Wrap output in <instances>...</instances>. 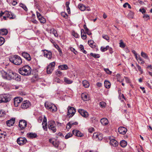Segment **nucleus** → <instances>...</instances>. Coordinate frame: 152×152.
Here are the masks:
<instances>
[{"instance_id":"f257e3e1","label":"nucleus","mask_w":152,"mask_h":152,"mask_svg":"<svg viewBox=\"0 0 152 152\" xmlns=\"http://www.w3.org/2000/svg\"><path fill=\"white\" fill-rule=\"evenodd\" d=\"M31 69L28 65H25L19 68L18 69L19 73L24 76H28L31 74Z\"/></svg>"},{"instance_id":"f03ea898","label":"nucleus","mask_w":152,"mask_h":152,"mask_svg":"<svg viewBox=\"0 0 152 152\" xmlns=\"http://www.w3.org/2000/svg\"><path fill=\"white\" fill-rule=\"evenodd\" d=\"M9 59L11 63L16 65H20L22 62L21 58L17 55L11 56Z\"/></svg>"},{"instance_id":"7ed1b4c3","label":"nucleus","mask_w":152,"mask_h":152,"mask_svg":"<svg viewBox=\"0 0 152 152\" xmlns=\"http://www.w3.org/2000/svg\"><path fill=\"white\" fill-rule=\"evenodd\" d=\"M2 76L4 79L10 80L14 78L15 73L12 72H9L7 73L3 71L2 72Z\"/></svg>"},{"instance_id":"20e7f679","label":"nucleus","mask_w":152,"mask_h":152,"mask_svg":"<svg viewBox=\"0 0 152 152\" xmlns=\"http://www.w3.org/2000/svg\"><path fill=\"white\" fill-rule=\"evenodd\" d=\"M10 100L8 95L6 94L0 95V103L7 102Z\"/></svg>"},{"instance_id":"39448f33","label":"nucleus","mask_w":152,"mask_h":152,"mask_svg":"<svg viewBox=\"0 0 152 152\" xmlns=\"http://www.w3.org/2000/svg\"><path fill=\"white\" fill-rule=\"evenodd\" d=\"M15 18V16L12 12L8 11L4 12V15L3 16V18L4 20H6L7 18H9L10 19H13Z\"/></svg>"},{"instance_id":"423d86ee","label":"nucleus","mask_w":152,"mask_h":152,"mask_svg":"<svg viewBox=\"0 0 152 152\" xmlns=\"http://www.w3.org/2000/svg\"><path fill=\"white\" fill-rule=\"evenodd\" d=\"M48 128L49 129L51 130L54 133L56 132V129L54 121H51L48 122Z\"/></svg>"},{"instance_id":"0eeeda50","label":"nucleus","mask_w":152,"mask_h":152,"mask_svg":"<svg viewBox=\"0 0 152 152\" xmlns=\"http://www.w3.org/2000/svg\"><path fill=\"white\" fill-rule=\"evenodd\" d=\"M67 115L69 117H72L75 113L76 110L73 107L68 106V108Z\"/></svg>"},{"instance_id":"6e6552de","label":"nucleus","mask_w":152,"mask_h":152,"mask_svg":"<svg viewBox=\"0 0 152 152\" xmlns=\"http://www.w3.org/2000/svg\"><path fill=\"white\" fill-rule=\"evenodd\" d=\"M42 51L43 52L45 57L49 59H51L52 55L51 51L46 50H42Z\"/></svg>"},{"instance_id":"1a4fd4ad","label":"nucleus","mask_w":152,"mask_h":152,"mask_svg":"<svg viewBox=\"0 0 152 152\" xmlns=\"http://www.w3.org/2000/svg\"><path fill=\"white\" fill-rule=\"evenodd\" d=\"M17 141V143L20 145L25 144L27 142V140L25 138L22 137L18 138Z\"/></svg>"},{"instance_id":"9d476101","label":"nucleus","mask_w":152,"mask_h":152,"mask_svg":"<svg viewBox=\"0 0 152 152\" xmlns=\"http://www.w3.org/2000/svg\"><path fill=\"white\" fill-rule=\"evenodd\" d=\"M30 106V103L29 101L27 100L24 101L22 103L21 107L22 108L26 109L29 107Z\"/></svg>"},{"instance_id":"9b49d317","label":"nucleus","mask_w":152,"mask_h":152,"mask_svg":"<svg viewBox=\"0 0 152 152\" xmlns=\"http://www.w3.org/2000/svg\"><path fill=\"white\" fill-rule=\"evenodd\" d=\"M23 98L20 97H15L14 99V104L16 107H18V104L23 100Z\"/></svg>"},{"instance_id":"f8f14e48","label":"nucleus","mask_w":152,"mask_h":152,"mask_svg":"<svg viewBox=\"0 0 152 152\" xmlns=\"http://www.w3.org/2000/svg\"><path fill=\"white\" fill-rule=\"evenodd\" d=\"M27 123L26 121L24 120H20L19 122V126L21 129H24L26 126Z\"/></svg>"},{"instance_id":"ddd939ff","label":"nucleus","mask_w":152,"mask_h":152,"mask_svg":"<svg viewBox=\"0 0 152 152\" xmlns=\"http://www.w3.org/2000/svg\"><path fill=\"white\" fill-rule=\"evenodd\" d=\"M78 112L82 116L85 118H87L88 116V113L83 109H79L78 110Z\"/></svg>"},{"instance_id":"4468645a","label":"nucleus","mask_w":152,"mask_h":152,"mask_svg":"<svg viewBox=\"0 0 152 152\" xmlns=\"http://www.w3.org/2000/svg\"><path fill=\"white\" fill-rule=\"evenodd\" d=\"M22 56L25 58L26 60L28 61H30L31 60V57L30 55L27 53L25 52H23L22 53Z\"/></svg>"},{"instance_id":"2eb2a0df","label":"nucleus","mask_w":152,"mask_h":152,"mask_svg":"<svg viewBox=\"0 0 152 152\" xmlns=\"http://www.w3.org/2000/svg\"><path fill=\"white\" fill-rule=\"evenodd\" d=\"M15 122V118H12L10 120H8L6 121V124L8 126H12Z\"/></svg>"},{"instance_id":"dca6fc26","label":"nucleus","mask_w":152,"mask_h":152,"mask_svg":"<svg viewBox=\"0 0 152 152\" xmlns=\"http://www.w3.org/2000/svg\"><path fill=\"white\" fill-rule=\"evenodd\" d=\"M72 132L73 134L77 137H81L83 136V134L78 130H73Z\"/></svg>"},{"instance_id":"f3484780","label":"nucleus","mask_w":152,"mask_h":152,"mask_svg":"<svg viewBox=\"0 0 152 152\" xmlns=\"http://www.w3.org/2000/svg\"><path fill=\"white\" fill-rule=\"evenodd\" d=\"M127 130L126 129L123 127H120L118 129V132L120 134H126Z\"/></svg>"},{"instance_id":"a211bd4d","label":"nucleus","mask_w":152,"mask_h":152,"mask_svg":"<svg viewBox=\"0 0 152 152\" xmlns=\"http://www.w3.org/2000/svg\"><path fill=\"white\" fill-rule=\"evenodd\" d=\"M93 137L94 138L99 140H101L103 138L102 134H98L97 133H94L93 134Z\"/></svg>"},{"instance_id":"6ab92c4d","label":"nucleus","mask_w":152,"mask_h":152,"mask_svg":"<svg viewBox=\"0 0 152 152\" xmlns=\"http://www.w3.org/2000/svg\"><path fill=\"white\" fill-rule=\"evenodd\" d=\"M100 122L103 125H106L108 124V120L106 118H103L100 120Z\"/></svg>"},{"instance_id":"aec40b11","label":"nucleus","mask_w":152,"mask_h":152,"mask_svg":"<svg viewBox=\"0 0 152 152\" xmlns=\"http://www.w3.org/2000/svg\"><path fill=\"white\" fill-rule=\"evenodd\" d=\"M110 144L111 145L115 147L117 146L118 143L115 140L112 139L110 140Z\"/></svg>"},{"instance_id":"412c9836","label":"nucleus","mask_w":152,"mask_h":152,"mask_svg":"<svg viewBox=\"0 0 152 152\" xmlns=\"http://www.w3.org/2000/svg\"><path fill=\"white\" fill-rule=\"evenodd\" d=\"M48 110L52 112H54L57 111V108L56 106L53 104L50 107V109H49Z\"/></svg>"},{"instance_id":"4be33fe9","label":"nucleus","mask_w":152,"mask_h":152,"mask_svg":"<svg viewBox=\"0 0 152 152\" xmlns=\"http://www.w3.org/2000/svg\"><path fill=\"white\" fill-rule=\"evenodd\" d=\"M8 31L5 28L0 29V34L2 35H6L8 33Z\"/></svg>"},{"instance_id":"5701e85b","label":"nucleus","mask_w":152,"mask_h":152,"mask_svg":"<svg viewBox=\"0 0 152 152\" xmlns=\"http://www.w3.org/2000/svg\"><path fill=\"white\" fill-rule=\"evenodd\" d=\"M59 69L62 70H66L68 69L67 66L66 64H62L58 66Z\"/></svg>"},{"instance_id":"b1692460","label":"nucleus","mask_w":152,"mask_h":152,"mask_svg":"<svg viewBox=\"0 0 152 152\" xmlns=\"http://www.w3.org/2000/svg\"><path fill=\"white\" fill-rule=\"evenodd\" d=\"M81 37L83 39H85L86 38V33L85 32L84 30L83 29H81Z\"/></svg>"},{"instance_id":"393cba45","label":"nucleus","mask_w":152,"mask_h":152,"mask_svg":"<svg viewBox=\"0 0 152 152\" xmlns=\"http://www.w3.org/2000/svg\"><path fill=\"white\" fill-rule=\"evenodd\" d=\"M50 32L51 33L54 34V36L56 37H57L58 35L56 30L54 28H52L50 30Z\"/></svg>"},{"instance_id":"a878e982","label":"nucleus","mask_w":152,"mask_h":152,"mask_svg":"<svg viewBox=\"0 0 152 152\" xmlns=\"http://www.w3.org/2000/svg\"><path fill=\"white\" fill-rule=\"evenodd\" d=\"M14 76V78L13 79H15L17 81H20L21 80L20 76L18 74L15 73Z\"/></svg>"},{"instance_id":"bb28decb","label":"nucleus","mask_w":152,"mask_h":152,"mask_svg":"<svg viewBox=\"0 0 152 152\" xmlns=\"http://www.w3.org/2000/svg\"><path fill=\"white\" fill-rule=\"evenodd\" d=\"M83 86L86 88H88L90 86L89 82L87 80H83Z\"/></svg>"},{"instance_id":"cd10ccee","label":"nucleus","mask_w":152,"mask_h":152,"mask_svg":"<svg viewBox=\"0 0 152 152\" xmlns=\"http://www.w3.org/2000/svg\"><path fill=\"white\" fill-rule=\"evenodd\" d=\"M53 104H52L50 102H47L45 103V108L48 110L49 109H50V107L51 106H52V105Z\"/></svg>"},{"instance_id":"c85d7f7f","label":"nucleus","mask_w":152,"mask_h":152,"mask_svg":"<svg viewBox=\"0 0 152 152\" xmlns=\"http://www.w3.org/2000/svg\"><path fill=\"white\" fill-rule=\"evenodd\" d=\"M104 85L106 88H109L110 87V83L109 81L105 80L104 81Z\"/></svg>"},{"instance_id":"c756f323","label":"nucleus","mask_w":152,"mask_h":152,"mask_svg":"<svg viewBox=\"0 0 152 152\" xmlns=\"http://www.w3.org/2000/svg\"><path fill=\"white\" fill-rule=\"evenodd\" d=\"M28 136L30 138H33L37 137V134L35 133H30L28 134Z\"/></svg>"},{"instance_id":"7c9ffc66","label":"nucleus","mask_w":152,"mask_h":152,"mask_svg":"<svg viewBox=\"0 0 152 152\" xmlns=\"http://www.w3.org/2000/svg\"><path fill=\"white\" fill-rule=\"evenodd\" d=\"M121 146L122 147H125L127 145V142L124 140L121 141L120 142Z\"/></svg>"},{"instance_id":"2f4dec72","label":"nucleus","mask_w":152,"mask_h":152,"mask_svg":"<svg viewBox=\"0 0 152 152\" xmlns=\"http://www.w3.org/2000/svg\"><path fill=\"white\" fill-rule=\"evenodd\" d=\"M78 8L82 11H83L86 9V7L85 6L82 4H79L78 5Z\"/></svg>"},{"instance_id":"473e14b6","label":"nucleus","mask_w":152,"mask_h":152,"mask_svg":"<svg viewBox=\"0 0 152 152\" xmlns=\"http://www.w3.org/2000/svg\"><path fill=\"white\" fill-rule=\"evenodd\" d=\"M81 97L84 101H87L88 99V96L85 94H82L81 95Z\"/></svg>"},{"instance_id":"72a5a7b5","label":"nucleus","mask_w":152,"mask_h":152,"mask_svg":"<svg viewBox=\"0 0 152 152\" xmlns=\"http://www.w3.org/2000/svg\"><path fill=\"white\" fill-rule=\"evenodd\" d=\"M141 56L144 58L149 60V58L148 55L142 51L141 53Z\"/></svg>"},{"instance_id":"f704fd0d","label":"nucleus","mask_w":152,"mask_h":152,"mask_svg":"<svg viewBox=\"0 0 152 152\" xmlns=\"http://www.w3.org/2000/svg\"><path fill=\"white\" fill-rule=\"evenodd\" d=\"M64 81L66 83L68 84H71L73 82L72 80H70L69 79L66 77H65L64 78Z\"/></svg>"},{"instance_id":"c9c22d12","label":"nucleus","mask_w":152,"mask_h":152,"mask_svg":"<svg viewBox=\"0 0 152 152\" xmlns=\"http://www.w3.org/2000/svg\"><path fill=\"white\" fill-rule=\"evenodd\" d=\"M8 1L10 5L13 6L15 5L17 3V2L14 0H8Z\"/></svg>"},{"instance_id":"e433bc0d","label":"nucleus","mask_w":152,"mask_h":152,"mask_svg":"<svg viewBox=\"0 0 152 152\" xmlns=\"http://www.w3.org/2000/svg\"><path fill=\"white\" fill-rule=\"evenodd\" d=\"M90 55L95 58H99L100 57V55L99 54L91 53Z\"/></svg>"},{"instance_id":"4c0bfd02","label":"nucleus","mask_w":152,"mask_h":152,"mask_svg":"<svg viewBox=\"0 0 152 152\" xmlns=\"http://www.w3.org/2000/svg\"><path fill=\"white\" fill-rule=\"evenodd\" d=\"M88 43L90 47L92 48L94 47L95 45H94V41L93 40H88Z\"/></svg>"},{"instance_id":"58836bf2","label":"nucleus","mask_w":152,"mask_h":152,"mask_svg":"<svg viewBox=\"0 0 152 152\" xmlns=\"http://www.w3.org/2000/svg\"><path fill=\"white\" fill-rule=\"evenodd\" d=\"M73 125H74V123L72 122H69L67 124L66 128L70 129L71 128V126Z\"/></svg>"},{"instance_id":"ea45409f","label":"nucleus","mask_w":152,"mask_h":152,"mask_svg":"<svg viewBox=\"0 0 152 152\" xmlns=\"http://www.w3.org/2000/svg\"><path fill=\"white\" fill-rule=\"evenodd\" d=\"M42 125L43 129L45 131H47L48 129L47 123L44 124V123H42Z\"/></svg>"},{"instance_id":"a19ab883","label":"nucleus","mask_w":152,"mask_h":152,"mask_svg":"<svg viewBox=\"0 0 152 152\" xmlns=\"http://www.w3.org/2000/svg\"><path fill=\"white\" fill-rule=\"evenodd\" d=\"M108 48H109V46L108 45L107 46L105 47H101V50L103 52H104L107 50Z\"/></svg>"},{"instance_id":"79ce46f5","label":"nucleus","mask_w":152,"mask_h":152,"mask_svg":"<svg viewBox=\"0 0 152 152\" xmlns=\"http://www.w3.org/2000/svg\"><path fill=\"white\" fill-rule=\"evenodd\" d=\"M137 60L139 63L141 64H143L144 63V61L142 60V58L140 57L139 56Z\"/></svg>"},{"instance_id":"37998d69","label":"nucleus","mask_w":152,"mask_h":152,"mask_svg":"<svg viewBox=\"0 0 152 152\" xmlns=\"http://www.w3.org/2000/svg\"><path fill=\"white\" fill-rule=\"evenodd\" d=\"M40 22L42 23H44L45 22V19L42 16L38 18Z\"/></svg>"},{"instance_id":"c03bdc74","label":"nucleus","mask_w":152,"mask_h":152,"mask_svg":"<svg viewBox=\"0 0 152 152\" xmlns=\"http://www.w3.org/2000/svg\"><path fill=\"white\" fill-rule=\"evenodd\" d=\"M4 42V38L0 36V46L2 45Z\"/></svg>"},{"instance_id":"a18cd8bd","label":"nucleus","mask_w":152,"mask_h":152,"mask_svg":"<svg viewBox=\"0 0 152 152\" xmlns=\"http://www.w3.org/2000/svg\"><path fill=\"white\" fill-rule=\"evenodd\" d=\"M119 43V46L120 47L124 48L125 47V45L122 40H120Z\"/></svg>"},{"instance_id":"49530a36","label":"nucleus","mask_w":152,"mask_h":152,"mask_svg":"<svg viewBox=\"0 0 152 152\" xmlns=\"http://www.w3.org/2000/svg\"><path fill=\"white\" fill-rule=\"evenodd\" d=\"M99 105L102 107H104L106 105V103L104 102H101L99 103Z\"/></svg>"},{"instance_id":"de8ad7c7","label":"nucleus","mask_w":152,"mask_h":152,"mask_svg":"<svg viewBox=\"0 0 152 152\" xmlns=\"http://www.w3.org/2000/svg\"><path fill=\"white\" fill-rule=\"evenodd\" d=\"M72 136V134L70 132L68 133L65 136V138L67 139L71 137Z\"/></svg>"},{"instance_id":"09e8293b","label":"nucleus","mask_w":152,"mask_h":152,"mask_svg":"<svg viewBox=\"0 0 152 152\" xmlns=\"http://www.w3.org/2000/svg\"><path fill=\"white\" fill-rule=\"evenodd\" d=\"M20 7L23 8L24 10L26 11H27V10L28 9L26 6L25 5L23 4H20Z\"/></svg>"},{"instance_id":"8fccbe9b","label":"nucleus","mask_w":152,"mask_h":152,"mask_svg":"<svg viewBox=\"0 0 152 152\" xmlns=\"http://www.w3.org/2000/svg\"><path fill=\"white\" fill-rule=\"evenodd\" d=\"M53 69L52 68L50 69L48 67L47 68V72L48 74H50L53 71Z\"/></svg>"},{"instance_id":"3c124183","label":"nucleus","mask_w":152,"mask_h":152,"mask_svg":"<svg viewBox=\"0 0 152 152\" xmlns=\"http://www.w3.org/2000/svg\"><path fill=\"white\" fill-rule=\"evenodd\" d=\"M137 67L139 71H140V72L141 74H142L143 73V71L142 69L141 68V67L138 64H137Z\"/></svg>"},{"instance_id":"603ef678","label":"nucleus","mask_w":152,"mask_h":152,"mask_svg":"<svg viewBox=\"0 0 152 152\" xmlns=\"http://www.w3.org/2000/svg\"><path fill=\"white\" fill-rule=\"evenodd\" d=\"M53 145L55 147H58L59 145V143L58 142L54 141L53 144Z\"/></svg>"},{"instance_id":"864d4df0","label":"nucleus","mask_w":152,"mask_h":152,"mask_svg":"<svg viewBox=\"0 0 152 152\" xmlns=\"http://www.w3.org/2000/svg\"><path fill=\"white\" fill-rule=\"evenodd\" d=\"M128 16L129 17L131 18H132L133 17V13L132 12H130L128 15Z\"/></svg>"},{"instance_id":"5fc2aeb1","label":"nucleus","mask_w":152,"mask_h":152,"mask_svg":"<svg viewBox=\"0 0 152 152\" xmlns=\"http://www.w3.org/2000/svg\"><path fill=\"white\" fill-rule=\"evenodd\" d=\"M104 71L107 72V73L109 74H111L112 73V72L110 71L108 69H106L104 68Z\"/></svg>"},{"instance_id":"6e6d98bb","label":"nucleus","mask_w":152,"mask_h":152,"mask_svg":"<svg viewBox=\"0 0 152 152\" xmlns=\"http://www.w3.org/2000/svg\"><path fill=\"white\" fill-rule=\"evenodd\" d=\"M72 34L73 36L76 38H78L80 37L79 35L78 34L75 32L72 33Z\"/></svg>"},{"instance_id":"4d7b16f0","label":"nucleus","mask_w":152,"mask_h":152,"mask_svg":"<svg viewBox=\"0 0 152 152\" xmlns=\"http://www.w3.org/2000/svg\"><path fill=\"white\" fill-rule=\"evenodd\" d=\"M70 49L71 51L73 52L75 54H76L77 53V52L75 51V49L74 48L72 47H70Z\"/></svg>"},{"instance_id":"13d9d810","label":"nucleus","mask_w":152,"mask_h":152,"mask_svg":"<svg viewBox=\"0 0 152 152\" xmlns=\"http://www.w3.org/2000/svg\"><path fill=\"white\" fill-rule=\"evenodd\" d=\"M102 37L107 40H108L109 39V37L107 35H103L102 36Z\"/></svg>"},{"instance_id":"bf43d9fd","label":"nucleus","mask_w":152,"mask_h":152,"mask_svg":"<svg viewBox=\"0 0 152 152\" xmlns=\"http://www.w3.org/2000/svg\"><path fill=\"white\" fill-rule=\"evenodd\" d=\"M56 73L58 77L61 76L62 75V72L60 71H57Z\"/></svg>"},{"instance_id":"052dcab7","label":"nucleus","mask_w":152,"mask_h":152,"mask_svg":"<svg viewBox=\"0 0 152 152\" xmlns=\"http://www.w3.org/2000/svg\"><path fill=\"white\" fill-rule=\"evenodd\" d=\"M143 18L145 19L148 20L149 19L150 17L148 15H145L143 16Z\"/></svg>"},{"instance_id":"680f3d73","label":"nucleus","mask_w":152,"mask_h":152,"mask_svg":"<svg viewBox=\"0 0 152 152\" xmlns=\"http://www.w3.org/2000/svg\"><path fill=\"white\" fill-rule=\"evenodd\" d=\"M5 115V114L3 111H0V117L4 116Z\"/></svg>"},{"instance_id":"e2e57ef3","label":"nucleus","mask_w":152,"mask_h":152,"mask_svg":"<svg viewBox=\"0 0 152 152\" xmlns=\"http://www.w3.org/2000/svg\"><path fill=\"white\" fill-rule=\"evenodd\" d=\"M61 15L63 16L64 18H66L68 16L67 15L65 12H63L61 14Z\"/></svg>"},{"instance_id":"0e129e2a","label":"nucleus","mask_w":152,"mask_h":152,"mask_svg":"<svg viewBox=\"0 0 152 152\" xmlns=\"http://www.w3.org/2000/svg\"><path fill=\"white\" fill-rule=\"evenodd\" d=\"M139 11L141 12L143 14H144L146 12V10L144 8L143 9H140L139 10Z\"/></svg>"},{"instance_id":"69168bd1","label":"nucleus","mask_w":152,"mask_h":152,"mask_svg":"<svg viewBox=\"0 0 152 152\" xmlns=\"http://www.w3.org/2000/svg\"><path fill=\"white\" fill-rule=\"evenodd\" d=\"M55 65V63L54 62H52L50 63V64L49 65V67L50 66H52V67H54Z\"/></svg>"},{"instance_id":"338daca9","label":"nucleus","mask_w":152,"mask_h":152,"mask_svg":"<svg viewBox=\"0 0 152 152\" xmlns=\"http://www.w3.org/2000/svg\"><path fill=\"white\" fill-rule=\"evenodd\" d=\"M37 15L38 19L41 17H42L41 14L38 12H37Z\"/></svg>"},{"instance_id":"774afa93","label":"nucleus","mask_w":152,"mask_h":152,"mask_svg":"<svg viewBox=\"0 0 152 152\" xmlns=\"http://www.w3.org/2000/svg\"><path fill=\"white\" fill-rule=\"evenodd\" d=\"M126 82L127 83H130V80L127 77H125Z\"/></svg>"}]
</instances>
